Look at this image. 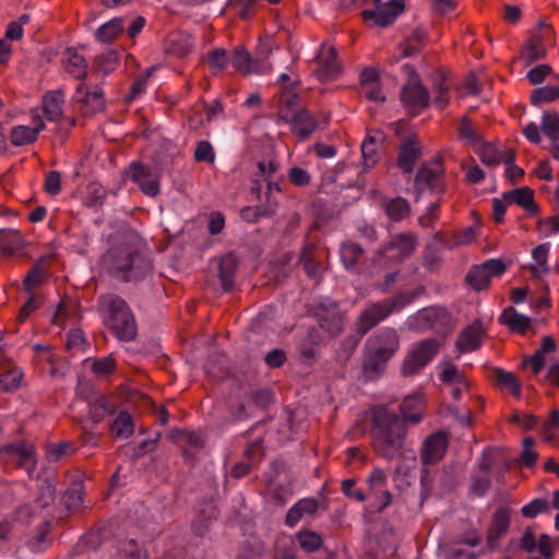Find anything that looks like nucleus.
I'll return each mask as SVG.
<instances>
[{"label":"nucleus","mask_w":559,"mask_h":559,"mask_svg":"<svg viewBox=\"0 0 559 559\" xmlns=\"http://www.w3.org/2000/svg\"><path fill=\"white\" fill-rule=\"evenodd\" d=\"M370 441L373 452L388 462L396 459L411 457L416 454L406 448L408 425H417L423 420L419 413L405 417L386 405L377 404L369 409Z\"/></svg>","instance_id":"1"},{"label":"nucleus","mask_w":559,"mask_h":559,"mask_svg":"<svg viewBox=\"0 0 559 559\" xmlns=\"http://www.w3.org/2000/svg\"><path fill=\"white\" fill-rule=\"evenodd\" d=\"M105 270L123 283H141L153 275L151 257L129 246H115L103 255Z\"/></svg>","instance_id":"2"},{"label":"nucleus","mask_w":559,"mask_h":559,"mask_svg":"<svg viewBox=\"0 0 559 559\" xmlns=\"http://www.w3.org/2000/svg\"><path fill=\"white\" fill-rule=\"evenodd\" d=\"M99 304L106 313V325L121 342H131L138 334L134 314L124 299L117 295H105Z\"/></svg>","instance_id":"3"},{"label":"nucleus","mask_w":559,"mask_h":559,"mask_svg":"<svg viewBox=\"0 0 559 559\" xmlns=\"http://www.w3.org/2000/svg\"><path fill=\"white\" fill-rule=\"evenodd\" d=\"M413 297L406 293L400 292L391 298L376 302L367 307L358 318L357 333L364 336L379 322L388 318L394 311L403 309L411 304Z\"/></svg>","instance_id":"4"},{"label":"nucleus","mask_w":559,"mask_h":559,"mask_svg":"<svg viewBox=\"0 0 559 559\" xmlns=\"http://www.w3.org/2000/svg\"><path fill=\"white\" fill-rule=\"evenodd\" d=\"M365 497L367 511L383 512L392 502V493L388 489V475L379 466H374L366 478Z\"/></svg>","instance_id":"5"},{"label":"nucleus","mask_w":559,"mask_h":559,"mask_svg":"<svg viewBox=\"0 0 559 559\" xmlns=\"http://www.w3.org/2000/svg\"><path fill=\"white\" fill-rule=\"evenodd\" d=\"M298 96L290 95L284 100L278 110L282 120L289 123L292 132L300 140L307 139L317 128V120L307 109H295Z\"/></svg>","instance_id":"6"},{"label":"nucleus","mask_w":559,"mask_h":559,"mask_svg":"<svg viewBox=\"0 0 559 559\" xmlns=\"http://www.w3.org/2000/svg\"><path fill=\"white\" fill-rule=\"evenodd\" d=\"M439 342L436 338H425L415 343L402 365V374L405 377L413 376L423 370L433 357L439 353Z\"/></svg>","instance_id":"7"},{"label":"nucleus","mask_w":559,"mask_h":559,"mask_svg":"<svg viewBox=\"0 0 559 559\" xmlns=\"http://www.w3.org/2000/svg\"><path fill=\"white\" fill-rule=\"evenodd\" d=\"M0 463L8 468H22L28 477H33L36 468L35 449L27 442L4 445L0 449Z\"/></svg>","instance_id":"8"},{"label":"nucleus","mask_w":559,"mask_h":559,"mask_svg":"<svg viewBox=\"0 0 559 559\" xmlns=\"http://www.w3.org/2000/svg\"><path fill=\"white\" fill-rule=\"evenodd\" d=\"M400 98L404 108L412 116L419 115L429 106L430 102L428 90L415 74L411 75L404 84Z\"/></svg>","instance_id":"9"},{"label":"nucleus","mask_w":559,"mask_h":559,"mask_svg":"<svg viewBox=\"0 0 559 559\" xmlns=\"http://www.w3.org/2000/svg\"><path fill=\"white\" fill-rule=\"evenodd\" d=\"M450 322L451 318L448 311L443 308L436 307L424 308L407 320L411 329L420 332H425L427 330L442 332L450 325Z\"/></svg>","instance_id":"10"},{"label":"nucleus","mask_w":559,"mask_h":559,"mask_svg":"<svg viewBox=\"0 0 559 559\" xmlns=\"http://www.w3.org/2000/svg\"><path fill=\"white\" fill-rule=\"evenodd\" d=\"M417 245V239L413 234H397L379 250V258H383L392 263H400L413 254Z\"/></svg>","instance_id":"11"},{"label":"nucleus","mask_w":559,"mask_h":559,"mask_svg":"<svg viewBox=\"0 0 559 559\" xmlns=\"http://www.w3.org/2000/svg\"><path fill=\"white\" fill-rule=\"evenodd\" d=\"M506 264L498 259H489L480 265L472 266L466 273V283L475 290L488 288L492 277L501 276Z\"/></svg>","instance_id":"12"},{"label":"nucleus","mask_w":559,"mask_h":559,"mask_svg":"<svg viewBox=\"0 0 559 559\" xmlns=\"http://www.w3.org/2000/svg\"><path fill=\"white\" fill-rule=\"evenodd\" d=\"M313 314L317 318L320 328L326 331L330 335L335 336L342 331L343 317L337 304L332 299H320L314 306Z\"/></svg>","instance_id":"13"},{"label":"nucleus","mask_w":559,"mask_h":559,"mask_svg":"<svg viewBox=\"0 0 559 559\" xmlns=\"http://www.w3.org/2000/svg\"><path fill=\"white\" fill-rule=\"evenodd\" d=\"M449 447L448 433L438 430L425 438L420 447V462L424 467L438 464Z\"/></svg>","instance_id":"14"},{"label":"nucleus","mask_w":559,"mask_h":559,"mask_svg":"<svg viewBox=\"0 0 559 559\" xmlns=\"http://www.w3.org/2000/svg\"><path fill=\"white\" fill-rule=\"evenodd\" d=\"M372 9H366L361 15L365 21H373L376 25L385 27L393 23L404 10L403 0H390L383 3L381 0H373Z\"/></svg>","instance_id":"15"},{"label":"nucleus","mask_w":559,"mask_h":559,"mask_svg":"<svg viewBox=\"0 0 559 559\" xmlns=\"http://www.w3.org/2000/svg\"><path fill=\"white\" fill-rule=\"evenodd\" d=\"M552 36V29L549 25L544 23L538 24V32L531 35V37L523 44L521 49V58L527 63H534L543 60L547 55L544 41Z\"/></svg>","instance_id":"16"},{"label":"nucleus","mask_w":559,"mask_h":559,"mask_svg":"<svg viewBox=\"0 0 559 559\" xmlns=\"http://www.w3.org/2000/svg\"><path fill=\"white\" fill-rule=\"evenodd\" d=\"M233 68L241 73H265L269 69L266 55L263 57H252L243 46H236L229 56Z\"/></svg>","instance_id":"17"},{"label":"nucleus","mask_w":559,"mask_h":559,"mask_svg":"<svg viewBox=\"0 0 559 559\" xmlns=\"http://www.w3.org/2000/svg\"><path fill=\"white\" fill-rule=\"evenodd\" d=\"M415 187L419 192L429 190L432 193H442L445 189V183L441 166L439 164L420 166L415 176Z\"/></svg>","instance_id":"18"},{"label":"nucleus","mask_w":559,"mask_h":559,"mask_svg":"<svg viewBox=\"0 0 559 559\" xmlns=\"http://www.w3.org/2000/svg\"><path fill=\"white\" fill-rule=\"evenodd\" d=\"M128 177L140 187L144 194L155 197L159 193L158 181L154 178L150 167L133 162L129 167Z\"/></svg>","instance_id":"19"},{"label":"nucleus","mask_w":559,"mask_h":559,"mask_svg":"<svg viewBox=\"0 0 559 559\" xmlns=\"http://www.w3.org/2000/svg\"><path fill=\"white\" fill-rule=\"evenodd\" d=\"M421 148L414 135L407 136L399 147L397 167L405 174L413 173L420 158Z\"/></svg>","instance_id":"20"},{"label":"nucleus","mask_w":559,"mask_h":559,"mask_svg":"<svg viewBox=\"0 0 559 559\" xmlns=\"http://www.w3.org/2000/svg\"><path fill=\"white\" fill-rule=\"evenodd\" d=\"M510 527V510L506 507H500L492 515L491 523L487 533V545L489 549H497L499 539L504 535Z\"/></svg>","instance_id":"21"},{"label":"nucleus","mask_w":559,"mask_h":559,"mask_svg":"<svg viewBox=\"0 0 559 559\" xmlns=\"http://www.w3.org/2000/svg\"><path fill=\"white\" fill-rule=\"evenodd\" d=\"M239 260L233 252L222 255L217 261V275L225 292H230L236 286V275Z\"/></svg>","instance_id":"22"},{"label":"nucleus","mask_w":559,"mask_h":559,"mask_svg":"<svg viewBox=\"0 0 559 559\" xmlns=\"http://www.w3.org/2000/svg\"><path fill=\"white\" fill-rule=\"evenodd\" d=\"M73 99L87 107L86 114L98 112L105 107L103 91L97 86L94 90H90L84 83L78 84Z\"/></svg>","instance_id":"23"},{"label":"nucleus","mask_w":559,"mask_h":559,"mask_svg":"<svg viewBox=\"0 0 559 559\" xmlns=\"http://www.w3.org/2000/svg\"><path fill=\"white\" fill-rule=\"evenodd\" d=\"M483 335L484 330L481 323L474 321L460 333L455 343L456 348L461 353L476 350L481 344Z\"/></svg>","instance_id":"24"},{"label":"nucleus","mask_w":559,"mask_h":559,"mask_svg":"<svg viewBox=\"0 0 559 559\" xmlns=\"http://www.w3.org/2000/svg\"><path fill=\"white\" fill-rule=\"evenodd\" d=\"M319 509V501L316 498H302L293 504L287 511L285 525L295 527L306 515H313Z\"/></svg>","instance_id":"25"},{"label":"nucleus","mask_w":559,"mask_h":559,"mask_svg":"<svg viewBox=\"0 0 559 559\" xmlns=\"http://www.w3.org/2000/svg\"><path fill=\"white\" fill-rule=\"evenodd\" d=\"M45 123L38 119L34 122V126L19 124L11 129L10 141L13 146H23L34 143L41 130H44Z\"/></svg>","instance_id":"26"},{"label":"nucleus","mask_w":559,"mask_h":559,"mask_svg":"<svg viewBox=\"0 0 559 559\" xmlns=\"http://www.w3.org/2000/svg\"><path fill=\"white\" fill-rule=\"evenodd\" d=\"M63 68L67 73L76 80H83L87 75V62L76 49L68 48L62 57Z\"/></svg>","instance_id":"27"},{"label":"nucleus","mask_w":559,"mask_h":559,"mask_svg":"<svg viewBox=\"0 0 559 559\" xmlns=\"http://www.w3.org/2000/svg\"><path fill=\"white\" fill-rule=\"evenodd\" d=\"M384 140L381 132L368 134L361 143V155L365 168H372L379 160V148Z\"/></svg>","instance_id":"28"},{"label":"nucleus","mask_w":559,"mask_h":559,"mask_svg":"<svg viewBox=\"0 0 559 559\" xmlns=\"http://www.w3.org/2000/svg\"><path fill=\"white\" fill-rule=\"evenodd\" d=\"M399 345L400 340L396 331L392 328H384L378 332L372 348L381 352L384 358H391L397 350Z\"/></svg>","instance_id":"29"},{"label":"nucleus","mask_w":559,"mask_h":559,"mask_svg":"<svg viewBox=\"0 0 559 559\" xmlns=\"http://www.w3.org/2000/svg\"><path fill=\"white\" fill-rule=\"evenodd\" d=\"M490 379L500 389L509 390L514 397H521V383L513 372L496 367L491 370Z\"/></svg>","instance_id":"30"},{"label":"nucleus","mask_w":559,"mask_h":559,"mask_svg":"<svg viewBox=\"0 0 559 559\" xmlns=\"http://www.w3.org/2000/svg\"><path fill=\"white\" fill-rule=\"evenodd\" d=\"M503 198L506 200H512L532 216L538 213V206L534 202V191L527 187L508 191L503 194Z\"/></svg>","instance_id":"31"},{"label":"nucleus","mask_w":559,"mask_h":559,"mask_svg":"<svg viewBox=\"0 0 559 559\" xmlns=\"http://www.w3.org/2000/svg\"><path fill=\"white\" fill-rule=\"evenodd\" d=\"M127 17H114L104 23L95 33L96 39L106 44L112 43L124 32Z\"/></svg>","instance_id":"32"},{"label":"nucleus","mask_w":559,"mask_h":559,"mask_svg":"<svg viewBox=\"0 0 559 559\" xmlns=\"http://www.w3.org/2000/svg\"><path fill=\"white\" fill-rule=\"evenodd\" d=\"M499 322L509 326L513 332L524 334L531 326V319L518 312L513 307L506 308L499 317Z\"/></svg>","instance_id":"33"},{"label":"nucleus","mask_w":559,"mask_h":559,"mask_svg":"<svg viewBox=\"0 0 559 559\" xmlns=\"http://www.w3.org/2000/svg\"><path fill=\"white\" fill-rule=\"evenodd\" d=\"M23 372L12 362L0 365V391L11 392L20 386Z\"/></svg>","instance_id":"34"},{"label":"nucleus","mask_w":559,"mask_h":559,"mask_svg":"<svg viewBox=\"0 0 559 559\" xmlns=\"http://www.w3.org/2000/svg\"><path fill=\"white\" fill-rule=\"evenodd\" d=\"M63 93L55 91L47 94L43 99L44 117L49 121H57L62 115Z\"/></svg>","instance_id":"35"},{"label":"nucleus","mask_w":559,"mask_h":559,"mask_svg":"<svg viewBox=\"0 0 559 559\" xmlns=\"http://www.w3.org/2000/svg\"><path fill=\"white\" fill-rule=\"evenodd\" d=\"M364 254L360 246L354 242H344L340 248L341 261L346 270L356 272L358 270L359 260Z\"/></svg>","instance_id":"36"},{"label":"nucleus","mask_w":559,"mask_h":559,"mask_svg":"<svg viewBox=\"0 0 559 559\" xmlns=\"http://www.w3.org/2000/svg\"><path fill=\"white\" fill-rule=\"evenodd\" d=\"M432 81V90L436 93L433 103L440 109H443L444 107L448 106L450 102V85L447 83V74L443 71L439 70L435 73Z\"/></svg>","instance_id":"37"},{"label":"nucleus","mask_w":559,"mask_h":559,"mask_svg":"<svg viewBox=\"0 0 559 559\" xmlns=\"http://www.w3.org/2000/svg\"><path fill=\"white\" fill-rule=\"evenodd\" d=\"M23 237L17 230H4L0 234V250L5 257H12L23 248Z\"/></svg>","instance_id":"38"},{"label":"nucleus","mask_w":559,"mask_h":559,"mask_svg":"<svg viewBox=\"0 0 559 559\" xmlns=\"http://www.w3.org/2000/svg\"><path fill=\"white\" fill-rule=\"evenodd\" d=\"M110 431L116 438H130L134 432L132 416L126 411L120 412L116 419L111 423Z\"/></svg>","instance_id":"39"},{"label":"nucleus","mask_w":559,"mask_h":559,"mask_svg":"<svg viewBox=\"0 0 559 559\" xmlns=\"http://www.w3.org/2000/svg\"><path fill=\"white\" fill-rule=\"evenodd\" d=\"M50 523L44 522L36 533L25 542V546L33 552H41L50 545L49 538Z\"/></svg>","instance_id":"40"},{"label":"nucleus","mask_w":559,"mask_h":559,"mask_svg":"<svg viewBox=\"0 0 559 559\" xmlns=\"http://www.w3.org/2000/svg\"><path fill=\"white\" fill-rule=\"evenodd\" d=\"M384 211L390 219L400 222L409 215L411 207L406 199L396 197L385 203Z\"/></svg>","instance_id":"41"},{"label":"nucleus","mask_w":559,"mask_h":559,"mask_svg":"<svg viewBox=\"0 0 559 559\" xmlns=\"http://www.w3.org/2000/svg\"><path fill=\"white\" fill-rule=\"evenodd\" d=\"M549 250V242L542 243L533 249L532 257L537 263V265H531V273L533 277L538 278L542 273L548 272L547 257Z\"/></svg>","instance_id":"42"},{"label":"nucleus","mask_w":559,"mask_h":559,"mask_svg":"<svg viewBox=\"0 0 559 559\" xmlns=\"http://www.w3.org/2000/svg\"><path fill=\"white\" fill-rule=\"evenodd\" d=\"M337 52L334 48L329 50V53L322 60L319 69H318V78L321 81H328L334 79L338 72V66L336 62Z\"/></svg>","instance_id":"43"},{"label":"nucleus","mask_w":559,"mask_h":559,"mask_svg":"<svg viewBox=\"0 0 559 559\" xmlns=\"http://www.w3.org/2000/svg\"><path fill=\"white\" fill-rule=\"evenodd\" d=\"M181 440L186 443V448L183 450V456L187 460H193L194 453L192 450H201L205 444V439L203 435L199 431H181Z\"/></svg>","instance_id":"44"},{"label":"nucleus","mask_w":559,"mask_h":559,"mask_svg":"<svg viewBox=\"0 0 559 559\" xmlns=\"http://www.w3.org/2000/svg\"><path fill=\"white\" fill-rule=\"evenodd\" d=\"M296 540L300 548L306 552H314L322 546V537L320 534L310 531L301 530L296 534Z\"/></svg>","instance_id":"45"},{"label":"nucleus","mask_w":559,"mask_h":559,"mask_svg":"<svg viewBox=\"0 0 559 559\" xmlns=\"http://www.w3.org/2000/svg\"><path fill=\"white\" fill-rule=\"evenodd\" d=\"M439 366L442 367V371H441V373L439 376V379L443 383H445V384L454 383V384H457V385H462L464 388L468 386V383H467V380H466L464 373H462L457 369L456 366L451 365L448 361H443Z\"/></svg>","instance_id":"46"},{"label":"nucleus","mask_w":559,"mask_h":559,"mask_svg":"<svg viewBox=\"0 0 559 559\" xmlns=\"http://www.w3.org/2000/svg\"><path fill=\"white\" fill-rule=\"evenodd\" d=\"M426 37L424 29H415L405 40L403 56L408 58L418 53L426 45Z\"/></svg>","instance_id":"47"},{"label":"nucleus","mask_w":559,"mask_h":559,"mask_svg":"<svg viewBox=\"0 0 559 559\" xmlns=\"http://www.w3.org/2000/svg\"><path fill=\"white\" fill-rule=\"evenodd\" d=\"M389 359L390 358L386 357L384 358L381 352L372 348L364 364V368L368 373V377L379 376L383 371Z\"/></svg>","instance_id":"48"},{"label":"nucleus","mask_w":559,"mask_h":559,"mask_svg":"<svg viewBox=\"0 0 559 559\" xmlns=\"http://www.w3.org/2000/svg\"><path fill=\"white\" fill-rule=\"evenodd\" d=\"M112 559H146V555L134 539H130L119 545Z\"/></svg>","instance_id":"49"},{"label":"nucleus","mask_w":559,"mask_h":559,"mask_svg":"<svg viewBox=\"0 0 559 559\" xmlns=\"http://www.w3.org/2000/svg\"><path fill=\"white\" fill-rule=\"evenodd\" d=\"M559 98V86L546 85L532 91L531 103L534 106L551 103Z\"/></svg>","instance_id":"50"},{"label":"nucleus","mask_w":559,"mask_h":559,"mask_svg":"<svg viewBox=\"0 0 559 559\" xmlns=\"http://www.w3.org/2000/svg\"><path fill=\"white\" fill-rule=\"evenodd\" d=\"M207 62L214 74L223 72L229 61V56L226 49L215 48L207 52Z\"/></svg>","instance_id":"51"},{"label":"nucleus","mask_w":559,"mask_h":559,"mask_svg":"<svg viewBox=\"0 0 559 559\" xmlns=\"http://www.w3.org/2000/svg\"><path fill=\"white\" fill-rule=\"evenodd\" d=\"M318 344L319 342L312 333H309L308 337L301 342L299 355L304 364L311 365L317 359Z\"/></svg>","instance_id":"52"},{"label":"nucleus","mask_w":559,"mask_h":559,"mask_svg":"<svg viewBox=\"0 0 559 559\" xmlns=\"http://www.w3.org/2000/svg\"><path fill=\"white\" fill-rule=\"evenodd\" d=\"M55 485L50 479H45L38 487V493L35 499V504L39 508H47L52 504L56 499Z\"/></svg>","instance_id":"53"},{"label":"nucleus","mask_w":559,"mask_h":559,"mask_svg":"<svg viewBox=\"0 0 559 559\" xmlns=\"http://www.w3.org/2000/svg\"><path fill=\"white\" fill-rule=\"evenodd\" d=\"M540 127L543 133L552 142L559 141V115L557 112H544Z\"/></svg>","instance_id":"54"},{"label":"nucleus","mask_w":559,"mask_h":559,"mask_svg":"<svg viewBox=\"0 0 559 559\" xmlns=\"http://www.w3.org/2000/svg\"><path fill=\"white\" fill-rule=\"evenodd\" d=\"M74 451L75 448L73 443L69 441L51 443L47 449V459L50 462H58L61 459L72 454Z\"/></svg>","instance_id":"55"},{"label":"nucleus","mask_w":559,"mask_h":559,"mask_svg":"<svg viewBox=\"0 0 559 559\" xmlns=\"http://www.w3.org/2000/svg\"><path fill=\"white\" fill-rule=\"evenodd\" d=\"M153 69L146 70L144 74L139 75L131 84V87L128 92V94L124 96V100L127 103H132L140 95L145 93L147 87V79L151 75Z\"/></svg>","instance_id":"56"},{"label":"nucleus","mask_w":559,"mask_h":559,"mask_svg":"<svg viewBox=\"0 0 559 559\" xmlns=\"http://www.w3.org/2000/svg\"><path fill=\"white\" fill-rule=\"evenodd\" d=\"M114 409V405L105 396H98L91 404V416L94 421H100L103 418L110 414Z\"/></svg>","instance_id":"57"},{"label":"nucleus","mask_w":559,"mask_h":559,"mask_svg":"<svg viewBox=\"0 0 559 559\" xmlns=\"http://www.w3.org/2000/svg\"><path fill=\"white\" fill-rule=\"evenodd\" d=\"M63 504L68 510H75L83 501V492L81 484H73L67 489L62 498Z\"/></svg>","instance_id":"58"},{"label":"nucleus","mask_w":559,"mask_h":559,"mask_svg":"<svg viewBox=\"0 0 559 559\" xmlns=\"http://www.w3.org/2000/svg\"><path fill=\"white\" fill-rule=\"evenodd\" d=\"M118 59L119 53L116 50H109L96 58L95 68L97 71L107 74L114 70Z\"/></svg>","instance_id":"59"},{"label":"nucleus","mask_w":559,"mask_h":559,"mask_svg":"<svg viewBox=\"0 0 559 559\" xmlns=\"http://www.w3.org/2000/svg\"><path fill=\"white\" fill-rule=\"evenodd\" d=\"M549 510V503L546 499L536 498L533 499L530 503L525 504L521 509V513L524 518L534 519L538 514L543 512H547Z\"/></svg>","instance_id":"60"},{"label":"nucleus","mask_w":559,"mask_h":559,"mask_svg":"<svg viewBox=\"0 0 559 559\" xmlns=\"http://www.w3.org/2000/svg\"><path fill=\"white\" fill-rule=\"evenodd\" d=\"M421 404L423 399L420 395H408L400 404L397 413L405 417L416 413H419L423 416L420 412Z\"/></svg>","instance_id":"61"},{"label":"nucleus","mask_w":559,"mask_h":559,"mask_svg":"<svg viewBox=\"0 0 559 559\" xmlns=\"http://www.w3.org/2000/svg\"><path fill=\"white\" fill-rule=\"evenodd\" d=\"M459 138L467 144H476L481 141L480 135L477 134L467 118H463L459 126Z\"/></svg>","instance_id":"62"},{"label":"nucleus","mask_w":559,"mask_h":559,"mask_svg":"<svg viewBox=\"0 0 559 559\" xmlns=\"http://www.w3.org/2000/svg\"><path fill=\"white\" fill-rule=\"evenodd\" d=\"M194 159L197 162L213 163L215 160V153L212 144L209 141H199L194 151Z\"/></svg>","instance_id":"63"},{"label":"nucleus","mask_w":559,"mask_h":559,"mask_svg":"<svg viewBox=\"0 0 559 559\" xmlns=\"http://www.w3.org/2000/svg\"><path fill=\"white\" fill-rule=\"evenodd\" d=\"M480 159L488 166H496L502 163V153L493 145L485 143L480 151Z\"/></svg>","instance_id":"64"}]
</instances>
